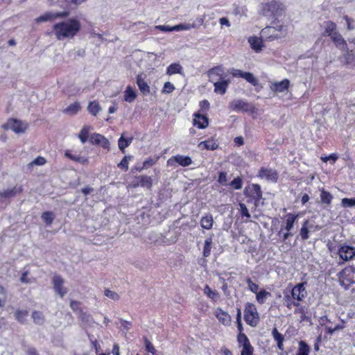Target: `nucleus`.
<instances>
[{"label":"nucleus","mask_w":355,"mask_h":355,"mask_svg":"<svg viewBox=\"0 0 355 355\" xmlns=\"http://www.w3.org/2000/svg\"><path fill=\"white\" fill-rule=\"evenodd\" d=\"M81 25L78 19L75 18L55 24L53 32L58 40L72 39L80 30Z\"/></svg>","instance_id":"obj_1"},{"label":"nucleus","mask_w":355,"mask_h":355,"mask_svg":"<svg viewBox=\"0 0 355 355\" xmlns=\"http://www.w3.org/2000/svg\"><path fill=\"white\" fill-rule=\"evenodd\" d=\"M244 319L248 324L256 327L259 321V315L256 306L252 303H247L244 309Z\"/></svg>","instance_id":"obj_2"},{"label":"nucleus","mask_w":355,"mask_h":355,"mask_svg":"<svg viewBox=\"0 0 355 355\" xmlns=\"http://www.w3.org/2000/svg\"><path fill=\"white\" fill-rule=\"evenodd\" d=\"M4 130H12L16 134L24 133L28 128V123L16 119H9L1 125Z\"/></svg>","instance_id":"obj_3"},{"label":"nucleus","mask_w":355,"mask_h":355,"mask_svg":"<svg viewBox=\"0 0 355 355\" xmlns=\"http://www.w3.org/2000/svg\"><path fill=\"white\" fill-rule=\"evenodd\" d=\"M262 14L268 17H273L276 15H280L283 11L282 3L272 1L262 4Z\"/></svg>","instance_id":"obj_4"},{"label":"nucleus","mask_w":355,"mask_h":355,"mask_svg":"<svg viewBox=\"0 0 355 355\" xmlns=\"http://www.w3.org/2000/svg\"><path fill=\"white\" fill-rule=\"evenodd\" d=\"M339 279L341 285L349 286L355 284V266H349L345 268L340 272Z\"/></svg>","instance_id":"obj_5"},{"label":"nucleus","mask_w":355,"mask_h":355,"mask_svg":"<svg viewBox=\"0 0 355 355\" xmlns=\"http://www.w3.org/2000/svg\"><path fill=\"white\" fill-rule=\"evenodd\" d=\"M338 254L340 259L348 261L355 258V248L347 244H341L338 249Z\"/></svg>","instance_id":"obj_6"},{"label":"nucleus","mask_w":355,"mask_h":355,"mask_svg":"<svg viewBox=\"0 0 355 355\" xmlns=\"http://www.w3.org/2000/svg\"><path fill=\"white\" fill-rule=\"evenodd\" d=\"M69 15V12H46L35 19L36 23L53 21L58 18H64Z\"/></svg>","instance_id":"obj_7"},{"label":"nucleus","mask_w":355,"mask_h":355,"mask_svg":"<svg viewBox=\"0 0 355 355\" xmlns=\"http://www.w3.org/2000/svg\"><path fill=\"white\" fill-rule=\"evenodd\" d=\"M176 164L182 166H188L192 164V160L191 158L189 156L178 155L171 157L167 161L168 166L175 167Z\"/></svg>","instance_id":"obj_8"},{"label":"nucleus","mask_w":355,"mask_h":355,"mask_svg":"<svg viewBox=\"0 0 355 355\" xmlns=\"http://www.w3.org/2000/svg\"><path fill=\"white\" fill-rule=\"evenodd\" d=\"M306 282L296 284L291 290L292 297L297 302L302 301L306 296Z\"/></svg>","instance_id":"obj_9"},{"label":"nucleus","mask_w":355,"mask_h":355,"mask_svg":"<svg viewBox=\"0 0 355 355\" xmlns=\"http://www.w3.org/2000/svg\"><path fill=\"white\" fill-rule=\"evenodd\" d=\"M230 108L234 111H243V112H248L251 111L253 109V106L240 99L234 100L230 104Z\"/></svg>","instance_id":"obj_10"},{"label":"nucleus","mask_w":355,"mask_h":355,"mask_svg":"<svg viewBox=\"0 0 355 355\" xmlns=\"http://www.w3.org/2000/svg\"><path fill=\"white\" fill-rule=\"evenodd\" d=\"M89 141L92 144L100 145L103 148L110 149V142L108 139L102 135L94 133L91 135Z\"/></svg>","instance_id":"obj_11"},{"label":"nucleus","mask_w":355,"mask_h":355,"mask_svg":"<svg viewBox=\"0 0 355 355\" xmlns=\"http://www.w3.org/2000/svg\"><path fill=\"white\" fill-rule=\"evenodd\" d=\"M215 315L222 324L225 326H230L231 324L232 318L230 315L220 308L216 309Z\"/></svg>","instance_id":"obj_12"},{"label":"nucleus","mask_w":355,"mask_h":355,"mask_svg":"<svg viewBox=\"0 0 355 355\" xmlns=\"http://www.w3.org/2000/svg\"><path fill=\"white\" fill-rule=\"evenodd\" d=\"M64 279L60 275H55L53 278V288L56 293L61 297L67 293V289L63 287Z\"/></svg>","instance_id":"obj_13"},{"label":"nucleus","mask_w":355,"mask_h":355,"mask_svg":"<svg viewBox=\"0 0 355 355\" xmlns=\"http://www.w3.org/2000/svg\"><path fill=\"white\" fill-rule=\"evenodd\" d=\"M259 177L267 180L276 182L278 178L277 173L271 168H261L259 172Z\"/></svg>","instance_id":"obj_14"},{"label":"nucleus","mask_w":355,"mask_h":355,"mask_svg":"<svg viewBox=\"0 0 355 355\" xmlns=\"http://www.w3.org/2000/svg\"><path fill=\"white\" fill-rule=\"evenodd\" d=\"M290 85L288 79H284L279 82H272L270 85V89L274 92H284L287 90Z\"/></svg>","instance_id":"obj_15"},{"label":"nucleus","mask_w":355,"mask_h":355,"mask_svg":"<svg viewBox=\"0 0 355 355\" xmlns=\"http://www.w3.org/2000/svg\"><path fill=\"white\" fill-rule=\"evenodd\" d=\"M23 191L21 186H15L13 188L7 189L0 192V197L10 198L21 194Z\"/></svg>","instance_id":"obj_16"},{"label":"nucleus","mask_w":355,"mask_h":355,"mask_svg":"<svg viewBox=\"0 0 355 355\" xmlns=\"http://www.w3.org/2000/svg\"><path fill=\"white\" fill-rule=\"evenodd\" d=\"M193 124L195 126H197L198 128L203 129L208 126L209 120L207 116L205 115L200 114L199 113H195L193 114Z\"/></svg>","instance_id":"obj_17"},{"label":"nucleus","mask_w":355,"mask_h":355,"mask_svg":"<svg viewBox=\"0 0 355 355\" xmlns=\"http://www.w3.org/2000/svg\"><path fill=\"white\" fill-rule=\"evenodd\" d=\"M331 38L338 48L348 52L347 44L340 33L335 32L331 35Z\"/></svg>","instance_id":"obj_18"},{"label":"nucleus","mask_w":355,"mask_h":355,"mask_svg":"<svg viewBox=\"0 0 355 355\" xmlns=\"http://www.w3.org/2000/svg\"><path fill=\"white\" fill-rule=\"evenodd\" d=\"M137 84L140 92L144 94H149L150 92V87L147 84V83L144 80V78L142 76V74H138L137 76Z\"/></svg>","instance_id":"obj_19"},{"label":"nucleus","mask_w":355,"mask_h":355,"mask_svg":"<svg viewBox=\"0 0 355 355\" xmlns=\"http://www.w3.org/2000/svg\"><path fill=\"white\" fill-rule=\"evenodd\" d=\"M198 147L201 149H206L209 150H214L218 148V144L217 141L214 139H210L208 140H205L201 141L198 144Z\"/></svg>","instance_id":"obj_20"},{"label":"nucleus","mask_w":355,"mask_h":355,"mask_svg":"<svg viewBox=\"0 0 355 355\" xmlns=\"http://www.w3.org/2000/svg\"><path fill=\"white\" fill-rule=\"evenodd\" d=\"M298 217V214L289 213L285 216V230L287 232H291L294 227V223Z\"/></svg>","instance_id":"obj_21"},{"label":"nucleus","mask_w":355,"mask_h":355,"mask_svg":"<svg viewBox=\"0 0 355 355\" xmlns=\"http://www.w3.org/2000/svg\"><path fill=\"white\" fill-rule=\"evenodd\" d=\"M248 42L250 43L251 48L255 51L258 52L261 51L263 41L260 37L251 36L248 38Z\"/></svg>","instance_id":"obj_22"},{"label":"nucleus","mask_w":355,"mask_h":355,"mask_svg":"<svg viewBox=\"0 0 355 355\" xmlns=\"http://www.w3.org/2000/svg\"><path fill=\"white\" fill-rule=\"evenodd\" d=\"M223 72V68L221 66H217L210 69L207 72V74L209 77V80L214 82L215 80V76H221Z\"/></svg>","instance_id":"obj_23"},{"label":"nucleus","mask_w":355,"mask_h":355,"mask_svg":"<svg viewBox=\"0 0 355 355\" xmlns=\"http://www.w3.org/2000/svg\"><path fill=\"white\" fill-rule=\"evenodd\" d=\"M229 83L230 82L226 80L214 82V92L216 93L224 94L226 92Z\"/></svg>","instance_id":"obj_24"},{"label":"nucleus","mask_w":355,"mask_h":355,"mask_svg":"<svg viewBox=\"0 0 355 355\" xmlns=\"http://www.w3.org/2000/svg\"><path fill=\"white\" fill-rule=\"evenodd\" d=\"M214 219L211 214H207L200 220V226L205 230H211L213 227Z\"/></svg>","instance_id":"obj_25"},{"label":"nucleus","mask_w":355,"mask_h":355,"mask_svg":"<svg viewBox=\"0 0 355 355\" xmlns=\"http://www.w3.org/2000/svg\"><path fill=\"white\" fill-rule=\"evenodd\" d=\"M137 93L132 87L128 85L124 91V100L128 103H132L137 98Z\"/></svg>","instance_id":"obj_26"},{"label":"nucleus","mask_w":355,"mask_h":355,"mask_svg":"<svg viewBox=\"0 0 355 355\" xmlns=\"http://www.w3.org/2000/svg\"><path fill=\"white\" fill-rule=\"evenodd\" d=\"M81 109V106L78 102H75L68 107H67L64 110L63 113L67 115H74L77 114Z\"/></svg>","instance_id":"obj_27"},{"label":"nucleus","mask_w":355,"mask_h":355,"mask_svg":"<svg viewBox=\"0 0 355 355\" xmlns=\"http://www.w3.org/2000/svg\"><path fill=\"white\" fill-rule=\"evenodd\" d=\"M333 199V196L324 189H320V202L322 204L329 205Z\"/></svg>","instance_id":"obj_28"},{"label":"nucleus","mask_w":355,"mask_h":355,"mask_svg":"<svg viewBox=\"0 0 355 355\" xmlns=\"http://www.w3.org/2000/svg\"><path fill=\"white\" fill-rule=\"evenodd\" d=\"M137 180L140 181V186L150 189L153 184V180L150 177L141 175L137 177Z\"/></svg>","instance_id":"obj_29"},{"label":"nucleus","mask_w":355,"mask_h":355,"mask_svg":"<svg viewBox=\"0 0 355 355\" xmlns=\"http://www.w3.org/2000/svg\"><path fill=\"white\" fill-rule=\"evenodd\" d=\"M204 293L214 302H216L219 298V293L216 291L212 290L208 285L205 286Z\"/></svg>","instance_id":"obj_30"},{"label":"nucleus","mask_w":355,"mask_h":355,"mask_svg":"<svg viewBox=\"0 0 355 355\" xmlns=\"http://www.w3.org/2000/svg\"><path fill=\"white\" fill-rule=\"evenodd\" d=\"M182 67L179 63H173L166 69V73L169 76L175 73H182Z\"/></svg>","instance_id":"obj_31"},{"label":"nucleus","mask_w":355,"mask_h":355,"mask_svg":"<svg viewBox=\"0 0 355 355\" xmlns=\"http://www.w3.org/2000/svg\"><path fill=\"white\" fill-rule=\"evenodd\" d=\"M64 155L67 158H69L74 162L81 163L83 164H87V162H88L87 158H86L85 157H81V156H75V155H72L69 150L65 151Z\"/></svg>","instance_id":"obj_32"},{"label":"nucleus","mask_w":355,"mask_h":355,"mask_svg":"<svg viewBox=\"0 0 355 355\" xmlns=\"http://www.w3.org/2000/svg\"><path fill=\"white\" fill-rule=\"evenodd\" d=\"M270 296L271 293L266 290H261L256 293V299L261 304H263L266 300Z\"/></svg>","instance_id":"obj_33"},{"label":"nucleus","mask_w":355,"mask_h":355,"mask_svg":"<svg viewBox=\"0 0 355 355\" xmlns=\"http://www.w3.org/2000/svg\"><path fill=\"white\" fill-rule=\"evenodd\" d=\"M31 317L34 322L38 325H42L44 323V314L37 311H35L32 313Z\"/></svg>","instance_id":"obj_34"},{"label":"nucleus","mask_w":355,"mask_h":355,"mask_svg":"<svg viewBox=\"0 0 355 355\" xmlns=\"http://www.w3.org/2000/svg\"><path fill=\"white\" fill-rule=\"evenodd\" d=\"M309 220H306L301 227L300 235L302 240H306L309 238Z\"/></svg>","instance_id":"obj_35"},{"label":"nucleus","mask_w":355,"mask_h":355,"mask_svg":"<svg viewBox=\"0 0 355 355\" xmlns=\"http://www.w3.org/2000/svg\"><path fill=\"white\" fill-rule=\"evenodd\" d=\"M284 300L286 306L290 309L292 308L293 306H299V305H300V303L297 302V301H295V300H294L292 297V295H290L288 294H286L284 295Z\"/></svg>","instance_id":"obj_36"},{"label":"nucleus","mask_w":355,"mask_h":355,"mask_svg":"<svg viewBox=\"0 0 355 355\" xmlns=\"http://www.w3.org/2000/svg\"><path fill=\"white\" fill-rule=\"evenodd\" d=\"M87 109L89 113L94 116H96L101 110V106L97 102L91 101L89 103Z\"/></svg>","instance_id":"obj_37"},{"label":"nucleus","mask_w":355,"mask_h":355,"mask_svg":"<svg viewBox=\"0 0 355 355\" xmlns=\"http://www.w3.org/2000/svg\"><path fill=\"white\" fill-rule=\"evenodd\" d=\"M309 352L310 347L309 345L303 340L300 341L297 355H309Z\"/></svg>","instance_id":"obj_38"},{"label":"nucleus","mask_w":355,"mask_h":355,"mask_svg":"<svg viewBox=\"0 0 355 355\" xmlns=\"http://www.w3.org/2000/svg\"><path fill=\"white\" fill-rule=\"evenodd\" d=\"M91 128L88 125L84 126L78 134V138L80 139L83 144L85 143L88 139L89 132Z\"/></svg>","instance_id":"obj_39"},{"label":"nucleus","mask_w":355,"mask_h":355,"mask_svg":"<svg viewBox=\"0 0 355 355\" xmlns=\"http://www.w3.org/2000/svg\"><path fill=\"white\" fill-rule=\"evenodd\" d=\"M324 28H325V33L331 37V35L335 33V30L336 28V25L335 23L332 21H326L324 22Z\"/></svg>","instance_id":"obj_40"},{"label":"nucleus","mask_w":355,"mask_h":355,"mask_svg":"<svg viewBox=\"0 0 355 355\" xmlns=\"http://www.w3.org/2000/svg\"><path fill=\"white\" fill-rule=\"evenodd\" d=\"M237 340L240 347L247 346V345H250L248 338L242 332H239L237 337Z\"/></svg>","instance_id":"obj_41"},{"label":"nucleus","mask_w":355,"mask_h":355,"mask_svg":"<svg viewBox=\"0 0 355 355\" xmlns=\"http://www.w3.org/2000/svg\"><path fill=\"white\" fill-rule=\"evenodd\" d=\"M197 26L195 24H180L173 26L174 31H187L191 28H196Z\"/></svg>","instance_id":"obj_42"},{"label":"nucleus","mask_w":355,"mask_h":355,"mask_svg":"<svg viewBox=\"0 0 355 355\" xmlns=\"http://www.w3.org/2000/svg\"><path fill=\"white\" fill-rule=\"evenodd\" d=\"M211 244H212V239L211 238H209L205 240V245H204V248H203V255L205 257H209L211 254Z\"/></svg>","instance_id":"obj_43"},{"label":"nucleus","mask_w":355,"mask_h":355,"mask_svg":"<svg viewBox=\"0 0 355 355\" xmlns=\"http://www.w3.org/2000/svg\"><path fill=\"white\" fill-rule=\"evenodd\" d=\"M28 315L26 310H17L15 313V318L20 322H24Z\"/></svg>","instance_id":"obj_44"},{"label":"nucleus","mask_w":355,"mask_h":355,"mask_svg":"<svg viewBox=\"0 0 355 355\" xmlns=\"http://www.w3.org/2000/svg\"><path fill=\"white\" fill-rule=\"evenodd\" d=\"M243 78H244L247 82L251 83L254 86H257L258 85V80L250 72H245Z\"/></svg>","instance_id":"obj_45"},{"label":"nucleus","mask_w":355,"mask_h":355,"mask_svg":"<svg viewBox=\"0 0 355 355\" xmlns=\"http://www.w3.org/2000/svg\"><path fill=\"white\" fill-rule=\"evenodd\" d=\"M42 218L48 225H51L53 220V214L51 211H45L42 214Z\"/></svg>","instance_id":"obj_46"},{"label":"nucleus","mask_w":355,"mask_h":355,"mask_svg":"<svg viewBox=\"0 0 355 355\" xmlns=\"http://www.w3.org/2000/svg\"><path fill=\"white\" fill-rule=\"evenodd\" d=\"M341 205L343 207H352L355 206V198H343L341 200Z\"/></svg>","instance_id":"obj_47"},{"label":"nucleus","mask_w":355,"mask_h":355,"mask_svg":"<svg viewBox=\"0 0 355 355\" xmlns=\"http://www.w3.org/2000/svg\"><path fill=\"white\" fill-rule=\"evenodd\" d=\"M131 156H125L121 162L118 164V167L124 169V171H128V161L131 159Z\"/></svg>","instance_id":"obj_48"},{"label":"nucleus","mask_w":355,"mask_h":355,"mask_svg":"<svg viewBox=\"0 0 355 355\" xmlns=\"http://www.w3.org/2000/svg\"><path fill=\"white\" fill-rule=\"evenodd\" d=\"M242 178L241 177H237L234 178L231 182L230 186L232 187L235 189H240L242 188Z\"/></svg>","instance_id":"obj_49"},{"label":"nucleus","mask_w":355,"mask_h":355,"mask_svg":"<svg viewBox=\"0 0 355 355\" xmlns=\"http://www.w3.org/2000/svg\"><path fill=\"white\" fill-rule=\"evenodd\" d=\"M246 282L248 285V289L256 294L259 291V285L254 283L250 278H248Z\"/></svg>","instance_id":"obj_50"},{"label":"nucleus","mask_w":355,"mask_h":355,"mask_svg":"<svg viewBox=\"0 0 355 355\" xmlns=\"http://www.w3.org/2000/svg\"><path fill=\"white\" fill-rule=\"evenodd\" d=\"M46 163V159L43 157H37L33 159L28 165L32 166H42Z\"/></svg>","instance_id":"obj_51"},{"label":"nucleus","mask_w":355,"mask_h":355,"mask_svg":"<svg viewBox=\"0 0 355 355\" xmlns=\"http://www.w3.org/2000/svg\"><path fill=\"white\" fill-rule=\"evenodd\" d=\"M119 148L122 151V153H125V149L128 146V144L125 141V138L123 137V134L121 136L118 141Z\"/></svg>","instance_id":"obj_52"},{"label":"nucleus","mask_w":355,"mask_h":355,"mask_svg":"<svg viewBox=\"0 0 355 355\" xmlns=\"http://www.w3.org/2000/svg\"><path fill=\"white\" fill-rule=\"evenodd\" d=\"M105 295L114 301H116L119 299V295L116 292L110 289H106L105 291Z\"/></svg>","instance_id":"obj_53"},{"label":"nucleus","mask_w":355,"mask_h":355,"mask_svg":"<svg viewBox=\"0 0 355 355\" xmlns=\"http://www.w3.org/2000/svg\"><path fill=\"white\" fill-rule=\"evenodd\" d=\"M240 211L242 216H245L248 218H250V214L248 209L244 203H239Z\"/></svg>","instance_id":"obj_54"},{"label":"nucleus","mask_w":355,"mask_h":355,"mask_svg":"<svg viewBox=\"0 0 355 355\" xmlns=\"http://www.w3.org/2000/svg\"><path fill=\"white\" fill-rule=\"evenodd\" d=\"M253 347L250 345H247V346L242 347V350L241 352V355H252Z\"/></svg>","instance_id":"obj_55"},{"label":"nucleus","mask_w":355,"mask_h":355,"mask_svg":"<svg viewBox=\"0 0 355 355\" xmlns=\"http://www.w3.org/2000/svg\"><path fill=\"white\" fill-rule=\"evenodd\" d=\"M175 89L174 85L170 82H166L164 83L162 92L166 94L171 93Z\"/></svg>","instance_id":"obj_56"},{"label":"nucleus","mask_w":355,"mask_h":355,"mask_svg":"<svg viewBox=\"0 0 355 355\" xmlns=\"http://www.w3.org/2000/svg\"><path fill=\"white\" fill-rule=\"evenodd\" d=\"M272 336L277 343L284 342V338L283 335L279 333L276 328L272 330Z\"/></svg>","instance_id":"obj_57"},{"label":"nucleus","mask_w":355,"mask_h":355,"mask_svg":"<svg viewBox=\"0 0 355 355\" xmlns=\"http://www.w3.org/2000/svg\"><path fill=\"white\" fill-rule=\"evenodd\" d=\"M218 181L220 184L226 185L227 182V173L225 172H220Z\"/></svg>","instance_id":"obj_58"},{"label":"nucleus","mask_w":355,"mask_h":355,"mask_svg":"<svg viewBox=\"0 0 355 355\" xmlns=\"http://www.w3.org/2000/svg\"><path fill=\"white\" fill-rule=\"evenodd\" d=\"M236 323L238 325V329H239V332H242L243 327H242V323H241V311L240 309H237Z\"/></svg>","instance_id":"obj_59"},{"label":"nucleus","mask_w":355,"mask_h":355,"mask_svg":"<svg viewBox=\"0 0 355 355\" xmlns=\"http://www.w3.org/2000/svg\"><path fill=\"white\" fill-rule=\"evenodd\" d=\"M155 28V29H157V30H159V31H164V32H170V31H174L173 26H165V25L156 26Z\"/></svg>","instance_id":"obj_60"},{"label":"nucleus","mask_w":355,"mask_h":355,"mask_svg":"<svg viewBox=\"0 0 355 355\" xmlns=\"http://www.w3.org/2000/svg\"><path fill=\"white\" fill-rule=\"evenodd\" d=\"M145 346H146V350L148 352L152 353L153 354L156 352L155 348L154 347L153 344L148 340H146Z\"/></svg>","instance_id":"obj_61"},{"label":"nucleus","mask_w":355,"mask_h":355,"mask_svg":"<svg viewBox=\"0 0 355 355\" xmlns=\"http://www.w3.org/2000/svg\"><path fill=\"white\" fill-rule=\"evenodd\" d=\"M6 300V294L4 288L0 286V306H3Z\"/></svg>","instance_id":"obj_62"},{"label":"nucleus","mask_w":355,"mask_h":355,"mask_svg":"<svg viewBox=\"0 0 355 355\" xmlns=\"http://www.w3.org/2000/svg\"><path fill=\"white\" fill-rule=\"evenodd\" d=\"M230 73L234 77H241V78H243L245 72H243V71H242L241 70H239V69H232L231 71H230Z\"/></svg>","instance_id":"obj_63"},{"label":"nucleus","mask_w":355,"mask_h":355,"mask_svg":"<svg viewBox=\"0 0 355 355\" xmlns=\"http://www.w3.org/2000/svg\"><path fill=\"white\" fill-rule=\"evenodd\" d=\"M345 58L347 60V63L355 67V57L353 55L348 52L346 55Z\"/></svg>","instance_id":"obj_64"}]
</instances>
